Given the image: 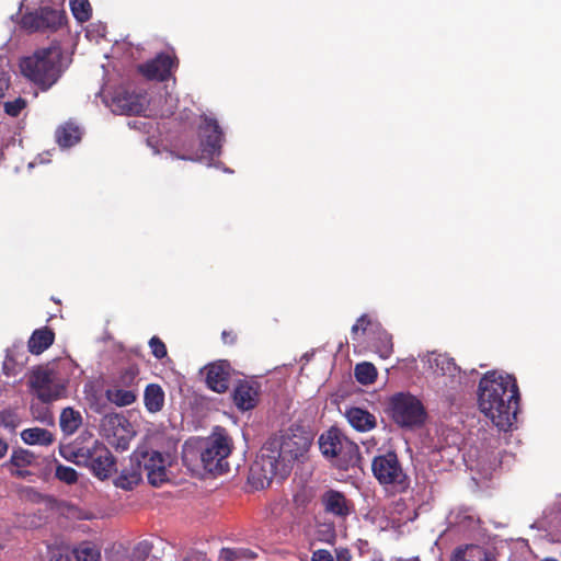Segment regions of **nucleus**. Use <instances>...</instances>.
<instances>
[{
	"label": "nucleus",
	"instance_id": "f257e3e1",
	"mask_svg": "<svg viewBox=\"0 0 561 561\" xmlns=\"http://www.w3.org/2000/svg\"><path fill=\"white\" fill-rule=\"evenodd\" d=\"M310 445L309 434L300 427L270 437L250 467L249 483L255 489H265L274 479L285 480Z\"/></svg>",
	"mask_w": 561,
	"mask_h": 561
},
{
	"label": "nucleus",
	"instance_id": "f03ea898",
	"mask_svg": "<svg viewBox=\"0 0 561 561\" xmlns=\"http://www.w3.org/2000/svg\"><path fill=\"white\" fill-rule=\"evenodd\" d=\"M478 401L481 412L500 431H508L516 421L519 390L511 375L488 371L479 382Z\"/></svg>",
	"mask_w": 561,
	"mask_h": 561
},
{
	"label": "nucleus",
	"instance_id": "7ed1b4c3",
	"mask_svg": "<svg viewBox=\"0 0 561 561\" xmlns=\"http://www.w3.org/2000/svg\"><path fill=\"white\" fill-rule=\"evenodd\" d=\"M62 48L59 44L37 49L33 56L26 57L21 62L22 73L41 90L47 91L61 77Z\"/></svg>",
	"mask_w": 561,
	"mask_h": 561
},
{
	"label": "nucleus",
	"instance_id": "20e7f679",
	"mask_svg": "<svg viewBox=\"0 0 561 561\" xmlns=\"http://www.w3.org/2000/svg\"><path fill=\"white\" fill-rule=\"evenodd\" d=\"M322 456L334 460L339 469L347 470L360 461L359 447L352 442L340 428L332 426L323 432L318 439Z\"/></svg>",
	"mask_w": 561,
	"mask_h": 561
},
{
	"label": "nucleus",
	"instance_id": "39448f33",
	"mask_svg": "<svg viewBox=\"0 0 561 561\" xmlns=\"http://www.w3.org/2000/svg\"><path fill=\"white\" fill-rule=\"evenodd\" d=\"M133 459L139 462L141 471L146 472L150 485L159 488L170 481L169 468L174 461L170 453H161L149 447H138L133 451Z\"/></svg>",
	"mask_w": 561,
	"mask_h": 561
},
{
	"label": "nucleus",
	"instance_id": "423d86ee",
	"mask_svg": "<svg viewBox=\"0 0 561 561\" xmlns=\"http://www.w3.org/2000/svg\"><path fill=\"white\" fill-rule=\"evenodd\" d=\"M232 449V440L227 431L217 426L207 438L205 447L201 453L204 469L211 473H224L228 471L227 457Z\"/></svg>",
	"mask_w": 561,
	"mask_h": 561
},
{
	"label": "nucleus",
	"instance_id": "0eeeda50",
	"mask_svg": "<svg viewBox=\"0 0 561 561\" xmlns=\"http://www.w3.org/2000/svg\"><path fill=\"white\" fill-rule=\"evenodd\" d=\"M388 411L394 423L401 427L420 426L426 417L423 403L409 392L394 393L389 399Z\"/></svg>",
	"mask_w": 561,
	"mask_h": 561
},
{
	"label": "nucleus",
	"instance_id": "6e6552de",
	"mask_svg": "<svg viewBox=\"0 0 561 561\" xmlns=\"http://www.w3.org/2000/svg\"><path fill=\"white\" fill-rule=\"evenodd\" d=\"M371 471L381 485H391L399 492L409 488V478L394 451L374 457Z\"/></svg>",
	"mask_w": 561,
	"mask_h": 561
},
{
	"label": "nucleus",
	"instance_id": "1a4fd4ad",
	"mask_svg": "<svg viewBox=\"0 0 561 561\" xmlns=\"http://www.w3.org/2000/svg\"><path fill=\"white\" fill-rule=\"evenodd\" d=\"M76 456L81 459L79 462L84 463L102 481L108 479L117 470L116 458L99 440H94L92 446L79 448Z\"/></svg>",
	"mask_w": 561,
	"mask_h": 561
},
{
	"label": "nucleus",
	"instance_id": "9d476101",
	"mask_svg": "<svg viewBox=\"0 0 561 561\" xmlns=\"http://www.w3.org/2000/svg\"><path fill=\"white\" fill-rule=\"evenodd\" d=\"M100 430L108 444L117 450H126L135 434L130 422L119 413L105 414Z\"/></svg>",
	"mask_w": 561,
	"mask_h": 561
},
{
	"label": "nucleus",
	"instance_id": "9b49d317",
	"mask_svg": "<svg viewBox=\"0 0 561 561\" xmlns=\"http://www.w3.org/2000/svg\"><path fill=\"white\" fill-rule=\"evenodd\" d=\"M198 136L201 153L197 158L199 160L211 161L215 157L221 154L225 136L217 119L203 115L198 127Z\"/></svg>",
	"mask_w": 561,
	"mask_h": 561
},
{
	"label": "nucleus",
	"instance_id": "f8f14e48",
	"mask_svg": "<svg viewBox=\"0 0 561 561\" xmlns=\"http://www.w3.org/2000/svg\"><path fill=\"white\" fill-rule=\"evenodd\" d=\"M66 22V12L50 7L39 8L37 11L22 18L23 27L31 31L56 32Z\"/></svg>",
	"mask_w": 561,
	"mask_h": 561
},
{
	"label": "nucleus",
	"instance_id": "ddd939ff",
	"mask_svg": "<svg viewBox=\"0 0 561 561\" xmlns=\"http://www.w3.org/2000/svg\"><path fill=\"white\" fill-rule=\"evenodd\" d=\"M53 375L51 369L37 367L30 376V386L42 402L49 403L58 400L66 392L65 386L54 382Z\"/></svg>",
	"mask_w": 561,
	"mask_h": 561
},
{
	"label": "nucleus",
	"instance_id": "4468645a",
	"mask_svg": "<svg viewBox=\"0 0 561 561\" xmlns=\"http://www.w3.org/2000/svg\"><path fill=\"white\" fill-rule=\"evenodd\" d=\"M179 60L174 54L160 53L153 59L138 66V71L149 80L167 81Z\"/></svg>",
	"mask_w": 561,
	"mask_h": 561
},
{
	"label": "nucleus",
	"instance_id": "2eb2a0df",
	"mask_svg": "<svg viewBox=\"0 0 561 561\" xmlns=\"http://www.w3.org/2000/svg\"><path fill=\"white\" fill-rule=\"evenodd\" d=\"M261 383L254 379L238 380L232 391V401L240 411L253 410L260 401Z\"/></svg>",
	"mask_w": 561,
	"mask_h": 561
},
{
	"label": "nucleus",
	"instance_id": "dca6fc26",
	"mask_svg": "<svg viewBox=\"0 0 561 561\" xmlns=\"http://www.w3.org/2000/svg\"><path fill=\"white\" fill-rule=\"evenodd\" d=\"M147 98L141 92L119 89L112 99L114 112L125 115H139L146 110Z\"/></svg>",
	"mask_w": 561,
	"mask_h": 561
},
{
	"label": "nucleus",
	"instance_id": "f3484780",
	"mask_svg": "<svg viewBox=\"0 0 561 561\" xmlns=\"http://www.w3.org/2000/svg\"><path fill=\"white\" fill-rule=\"evenodd\" d=\"M207 387L217 392L225 393L229 389L232 367L228 360L220 359L208 364L204 368Z\"/></svg>",
	"mask_w": 561,
	"mask_h": 561
},
{
	"label": "nucleus",
	"instance_id": "a211bd4d",
	"mask_svg": "<svg viewBox=\"0 0 561 561\" xmlns=\"http://www.w3.org/2000/svg\"><path fill=\"white\" fill-rule=\"evenodd\" d=\"M321 504L325 513L340 518H345L352 514L354 510L353 502L336 490L330 489L321 495Z\"/></svg>",
	"mask_w": 561,
	"mask_h": 561
},
{
	"label": "nucleus",
	"instance_id": "6ab92c4d",
	"mask_svg": "<svg viewBox=\"0 0 561 561\" xmlns=\"http://www.w3.org/2000/svg\"><path fill=\"white\" fill-rule=\"evenodd\" d=\"M142 481V471L138 461L129 457L128 466L124 467L121 473L114 479V485L125 491H131Z\"/></svg>",
	"mask_w": 561,
	"mask_h": 561
},
{
	"label": "nucleus",
	"instance_id": "aec40b11",
	"mask_svg": "<svg viewBox=\"0 0 561 561\" xmlns=\"http://www.w3.org/2000/svg\"><path fill=\"white\" fill-rule=\"evenodd\" d=\"M370 341L375 352L381 358L387 359L392 355V335L386 329H383L381 324H374Z\"/></svg>",
	"mask_w": 561,
	"mask_h": 561
},
{
	"label": "nucleus",
	"instance_id": "412c9836",
	"mask_svg": "<svg viewBox=\"0 0 561 561\" xmlns=\"http://www.w3.org/2000/svg\"><path fill=\"white\" fill-rule=\"evenodd\" d=\"M451 561H496L494 556L485 548L478 545L457 547L451 556Z\"/></svg>",
	"mask_w": 561,
	"mask_h": 561
},
{
	"label": "nucleus",
	"instance_id": "4be33fe9",
	"mask_svg": "<svg viewBox=\"0 0 561 561\" xmlns=\"http://www.w3.org/2000/svg\"><path fill=\"white\" fill-rule=\"evenodd\" d=\"M428 365L437 376L456 377L460 373L455 359L447 354H432L428 358Z\"/></svg>",
	"mask_w": 561,
	"mask_h": 561
},
{
	"label": "nucleus",
	"instance_id": "5701e85b",
	"mask_svg": "<svg viewBox=\"0 0 561 561\" xmlns=\"http://www.w3.org/2000/svg\"><path fill=\"white\" fill-rule=\"evenodd\" d=\"M55 341V333L48 327L36 329L28 339L27 348L28 352L35 355L42 354L46 351Z\"/></svg>",
	"mask_w": 561,
	"mask_h": 561
},
{
	"label": "nucleus",
	"instance_id": "b1692460",
	"mask_svg": "<svg viewBox=\"0 0 561 561\" xmlns=\"http://www.w3.org/2000/svg\"><path fill=\"white\" fill-rule=\"evenodd\" d=\"M346 417L348 423L358 432H368L377 425L375 415L362 408H351L346 411Z\"/></svg>",
	"mask_w": 561,
	"mask_h": 561
},
{
	"label": "nucleus",
	"instance_id": "393cba45",
	"mask_svg": "<svg viewBox=\"0 0 561 561\" xmlns=\"http://www.w3.org/2000/svg\"><path fill=\"white\" fill-rule=\"evenodd\" d=\"M164 391L158 383H149L144 391V404L149 413H158L164 407Z\"/></svg>",
	"mask_w": 561,
	"mask_h": 561
},
{
	"label": "nucleus",
	"instance_id": "a878e982",
	"mask_svg": "<svg viewBox=\"0 0 561 561\" xmlns=\"http://www.w3.org/2000/svg\"><path fill=\"white\" fill-rule=\"evenodd\" d=\"M81 129L76 124L68 122L56 129L55 137L61 148H69L81 139Z\"/></svg>",
	"mask_w": 561,
	"mask_h": 561
},
{
	"label": "nucleus",
	"instance_id": "bb28decb",
	"mask_svg": "<svg viewBox=\"0 0 561 561\" xmlns=\"http://www.w3.org/2000/svg\"><path fill=\"white\" fill-rule=\"evenodd\" d=\"M22 440L27 445L48 446L54 443V435L46 428H26L21 433Z\"/></svg>",
	"mask_w": 561,
	"mask_h": 561
},
{
	"label": "nucleus",
	"instance_id": "cd10ccee",
	"mask_svg": "<svg viewBox=\"0 0 561 561\" xmlns=\"http://www.w3.org/2000/svg\"><path fill=\"white\" fill-rule=\"evenodd\" d=\"M82 424V416L79 411L72 409V408H65L61 411L60 419H59V425L61 431L67 434L71 435L75 432L78 431V428Z\"/></svg>",
	"mask_w": 561,
	"mask_h": 561
},
{
	"label": "nucleus",
	"instance_id": "c85d7f7f",
	"mask_svg": "<svg viewBox=\"0 0 561 561\" xmlns=\"http://www.w3.org/2000/svg\"><path fill=\"white\" fill-rule=\"evenodd\" d=\"M36 461L35 455L23 448L13 449L9 461L3 463L7 469L27 468Z\"/></svg>",
	"mask_w": 561,
	"mask_h": 561
},
{
	"label": "nucleus",
	"instance_id": "c756f323",
	"mask_svg": "<svg viewBox=\"0 0 561 561\" xmlns=\"http://www.w3.org/2000/svg\"><path fill=\"white\" fill-rule=\"evenodd\" d=\"M106 399L117 407H127L136 402L137 393L130 389L112 388L105 391Z\"/></svg>",
	"mask_w": 561,
	"mask_h": 561
},
{
	"label": "nucleus",
	"instance_id": "7c9ffc66",
	"mask_svg": "<svg viewBox=\"0 0 561 561\" xmlns=\"http://www.w3.org/2000/svg\"><path fill=\"white\" fill-rule=\"evenodd\" d=\"M354 375L359 383L370 385L377 378V369L371 363L363 362L355 366Z\"/></svg>",
	"mask_w": 561,
	"mask_h": 561
},
{
	"label": "nucleus",
	"instance_id": "2f4dec72",
	"mask_svg": "<svg viewBox=\"0 0 561 561\" xmlns=\"http://www.w3.org/2000/svg\"><path fill=\"white\" fill-rule=\"evenodd\" d=\"M253 557H255V553L249 549L225 547L220 550L218 559L219 561H241Z\"/></svg>",
	"mask_w": 561,
	"mask_h": 561
},
{
	"label": "nucleus",
	"instance_id": "473e14b6",
	"mask_svg": "<svg viewBox=\"0 0 561 561\" xmlns=\"http://www.w3.org/2000/svg\"><path fill=\"white\" fill-rule=\"evenodd\" d=\"M70 9L79 22L83 23L90 20L92 8L89 0H69Z\"/></svg>",
	"mask_w": 561,
	"mask_h": 561
},
{
	"label": "nucleus",
	"instance_id": "72a5a7b5",
	"mask_svg": "<svg viewBox=\"0 0 561 561\" xmlns=\"http://www.w3.org/2000/svg\"><path fill=\"white\" fill-rule=\"evenodd\" d=\"M75 556L78 561H99L101 553L90 542H83L75 549Z\"/></svg>",
	"mask_w": 561,
	"mask_h": 561
},
{
	"label": "nucleus",
	"instance_id": "f704fd0d",
	"mask_svg": "<svg viewBox=\"0 0 561 561\" xmlns=\"http://www.w3.org/2000/svg\"><path fill=\"white\" fill-rule=\"evenodd\" d=\"M23 362L20 364L15 358V348L7 351L5 358L3 360V371L7 376H15L22 370Z\"/></svg>",
	"mask_w": 561,
	"mask_h": 561
},
{
	"label": "nucleus",
	"instance_id": "c9c22d12",
	"mask_svg": "<svg viewBox=\"0 0 561 561\" xmlns=\"http://www.w3.org/2000/svg\"><path fill=\"white\" fill-rule=\"evenodd\" d=\"M374 324H380L378 321L374 320L370 316L364 313L357 320L356 323L352 327V334H356L359 331L366 333L368 331L369 335L373 333Z\"/></svg>",
	"mask_w": 561,
	"mask_h": 561
},
{
	"label": "nucleus",
	"instance_id": "e433bc0d",
	"mask_svg": "<svg viewBox=\"0 0 561 561\" xmlns=\"http://www.w3.org/2000/svg\"><path fill=\"white\" fill-rule=\"evenodd\" d=\"M55 476L58 480L67 484L76 483L78 480V473L72 467L60 463L56 467Z\"/></svg>",
	"mask_w": 561,
	"mask_h": 561
},
{
	"label": "nucleus",
	"instance_id": "4c0bfd02",
	"mask_svg": "<svg viewBox=\"0 0 561 561\" xmlns=\"http://www.w3.org/2000/svg\"><path fill=\"white\" fill-rule=\"evenodd\" d=\"M151 550L152 545L149 541L142 540L138 542L133 549L134 561H145L151 553Z\"/></svg>",
	"mask_w": 561,
	"mask_h": 561
},
{
	"label": "nucleus",
	"instance_id": "58836bf2",
	"mask_svg": "<svg viewBox=\"0 0 561 561\" xmlns=\"http://www.w3.org/2000/svg\"><path fill=\"white\" fill-rule=\"evenodd\" d=\"M26 104L27 102L25 99L21 96L16 98L14 101H9L4 103V112L12 117H16L20 115L22 110L26 107Z\"/></svg>",
	"mask_w": 561,
	"mask_h": 561
},
{
	"label": "nucleus",
	"instance_id": "ea45409f",
	"mask_svg": "<svg viewBox=\"0 0 561 561\" xmlns=\"http://www.w3.org/2000/svg\"><path fill=\"white\" fill-rule=\"evenodd\" d=\"M149 347L151 350V354L157 359H162L168 354L167 346H165L164 342L158 336H152L149 340Z\"/></svg>",
	"mask_w": 561,
	"mask_h": 561
},
{
	"label": "nucleus",
	"instance_id": "a19ab883",
	"mask_svg": "<svg viewBox=\"0 0 561 561\" xmlns=\"http://www.w3.org/2000/svg\"><path fill=\"white\" fill-rule=\"evenodd\" d=\"M311 561H334L330 551L319 549L312 553Z\"/></svg>",
	"mask_w": 561,
	"mask_h": 561
},
{
	"label": "nucleus",
	"instance_id": "79ce46f5",
	"mask_svg": "<svg viewBox=\"0 0 561 561\" xmlns=\"http://www.w3.org/2000/svg\"><path fill=\"white\" fill-rule=\"evenodd\" d=\"M136 375H137V371H135L134 369L125 370L123 373V375L121 376L122 383H124L125 386L133 385L135 381Z\"/></svg>",
	"mask_w": 561,
	"mask_h": 561
},
{
	"label": "nucleus",
	"instance_id": "37998d69",
	"mask_svg": "<svg viewBox=\"0 0 561 561\" xmlns=\"http://www.w3.org/2000/svg\"><path fill=\"white\" fill-rule=\"evenodd\" d=\"M221 340L225 344L232 345L237 341V333L232 330H224L221 333Z\"/></svg>",
	"mask_w": 561,
	"mask_h": 561
},
{
	"label": "nucleus",
	"instance_id": "c03bdc74",
	"mask_svg": "<svg viewBox=\"0 0 561 561\" xmlns=\"http://www.w3.org/2000/svg\"><path fill=\"white\" fill-rule=\"evenodd\" d=\"M12 477L19 478V479H26L27 477L32 476V472L27 470L26 468H15V469H8Z\"/></svg>",
	"mask_w": 561,
	"mask_h": 561
},
{
	"label": "nucleus",
	"instance_id": "a18cd8bd",
	"mask_svg": "<svg viewBox=\"0 0 561 561\" xmlns=\"http://www.w3.org/2000/svg\"><path fill=\"white\" fill-rule=\"evenodd\" d=\"M352 556L348 549H341L336 552V560L337 561H351Z\"/></svg>",
	"mask_w": 561,
	"mask_h": 561
},
{
	"label": "nucleus",
	"instance_id": "49530a36",
	"mask_svg": "<svg viewBox=\"0 0 561 561\" xmlns=\"http://www.w3.org/2000/svg\"><path fill=\"white\" fill-rule=\"evenodd\" d=\"M9 445L5 440L0 438V459L8 453Z\"/></svg>",
	"mask_w": 561,
	"mask_h": 561
},
{
	"label": "nucleus",
	"instance_id": "de8ad7c7",
	"mask_svg": "<svg viewBox=\"0 0 561 561\" xmlns=\"http://www.w3.org/2000/svg\"><path fill=\"white\" fill-rule=\"evenodd\" d=\"M49 561H69L68 557L58 554L53 557Z\"/></svg>",
	"mask_w": 561,
	"mask_h": 561
},
{
	"label": "nucleus",
	"instance_id": "09e8293b",
	"mask_svg": "<svg viewBox=\"0 0 561 561\" xmlns=\"http://www.w3.org/2000/svg\"><path fill=\"white\" fill-rule=\"evenodd\" d=\"M4 423H5V425H7V426H11L12 428H14V427H15V423L13 422V420L9 422V421H7V420L4 419Z\"/></svg>",
	"mask_w": 561,
	"mask_h": 561
}]
</instances>
